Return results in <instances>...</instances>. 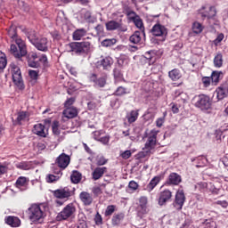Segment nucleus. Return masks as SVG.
Listing matches in <instances>:
<instances>
[{"label": "nucleus", "instance_id": "603ef678", "mask_svg": "<svg viewBox=\"0 0 228 228\" xmlns=\"http://www.w3.org/2000/svg\"><path fill=\"white\" fill-rule=\"evenodd\" d=\"M203 224L206 228H216V223L214 221L206 220Z\"/></svg>", "mask_w": 228, "mask_h": 228}, {"label": "nucleus", "instance_id": "9b49d317", "mask_svg": "<svg viewBox=\"0 0 228 228\" xmlns=\"http://www.w3.org/2000/svg\"><path fill=\"white\" fill-rule=\"evenodd\" d=\"M184 202H186V196L184 195V191L178 190L175 194L174 207L177 211H181L183 207L184 206Z\"/></svg>", "mask_w": 228, "mask_h": 228}, {"label": "nucleus", "instance_id": "2eb2a0df", "mask_svg": "<svg viewBox=\"0 0 228 228\" xmlns=\"http://www.w3.org/2000/svg\"><path fill=\"white\" fill-rule=\"evenodd\" d=\"M151 31L153 37H167V35H168L167 27L159 23L155 24Z\"/></svg>", "mask_w": 228, "mask_h": 228}, {"label": "nucleus", "instance_id": "b1692460", "mask_svg": "<svg viewBox=\"0 0 228 228\" xmlns=\"http://www.w3.org/2000/svg\"><path fill=\"white\" fill-rule=\"evenodd\" d=\"M62 115L66 118H76L77 117V109L76 107L64 109Z\"/></svg>", "mask_w": 228, "mask_h": 228}, {"label": "nucleus", "instance_id": "6ab92c4d", "mask_svg": "<svg viewBox=\"0 0 228 228\" xmlns=\"http://www.w3.org/2000/svg\"><path fill=\"white\" fill-rule=\"evenodd\" d=\"M79 199L83 204V206H92L94 202V196L87 191H82L79 194Z\"/></svg>", "mask_w": 228, "mask_h": 228}, {"label": "nucleus", "instance_id": "680f3d73", "mask_svg": "<svg viewBox=\"0 0 228 228\" xmlns=\"http://www.w3.org/2000/svg\"><path fill=\"white\" fill-rule=\"evenodd\" d=\"M154 56H155L154 51H150L145 53V59L150 60V61H152V60H154Z\"/></svg>", "mask_w": 228, "mask_h": 228}, {"label": "nucleus", "instance_id": "393cba45", "mask_svg": "<svg viewBox=\"0 0 228 228\" xmlns=\"http://www.w3.org/2000/svg\"><path fill=\"white\" fill-rule=\"evenodd\" d=\"M160 182H161V176L159 175L154 176L147 184L146 191H149V192L152 191V190H154V188H156Z\"/></svg>", "mask_w": 228, "mask_h": 228}, {"label": "nucleus", "instance_id": "9d476101", "mask_svg": "<svg viewBox=\"0 0 228 228\" xmlns=\"http://www.w3.org/2000/svg\"><path fill=\"white\" fill-rule=\"evenodd\" d=\"M88 79L91 83L94 84V86H98L99 88H104L106 86V75L99 77L95 73H92L89 75Z\"/></svg>", "mask_w": 228, "mask_h": 228}, {"label": "nucleus", "instance_id": "412c9836", "mask_svg": "<svg viewBox=\"0 0 228 228\" xmlns=\"http://www.w3.org/2000/svg\"><path fill=\"white\" fill-rule=\"evenodd\" d=\"M32 132L34 134L41 136V138H45L47 136V134L45 133V126H44L42 123L36 124Z\"/></svg>", "mask_w": 228, "mask_h": 228}, {"label": "nucleus", "instance_id": "aec40b11", "mask_svg": "<svg viewBox=\"0 0 228 228\" xmlns=\"http://www.w3.org/2000/svg\"><path fill=\"white\" fill-rule=\"evenodd\" d=\"M217 101H223L225 97H228V86L222 85L216 90Z\"/></svg>", "mask_w": 228, "mask_h": 228}, {"label": "nucleus", "instance_id": "69168bd1", "mask_svg": "<svg viewBox=\"0 0 228 228\" xmlns=\"http://www.w3.org/2000/svg\"><path fill=\"white\" fill-rule=\"evenodd\" d=\"M98 142H101L102 143H103L104 145H106L107 143H109L110 142V137L109 136H102L101 138L98 139Z\"/></svg>", "mask_w": 228, "mask_h": 228}, {"label": "nucleus", "instance_id": "a211bd4d", "mask_svg": "<svg viewBox=\"0 0 228 228\" xmlns=\"http://www.w3.org/2000/svg\"><path fill=\"white\" fill-rule=\"evenodd\" d=\"M172 199V191L168 189H166L159 193V205L165 206Z\"/></svg>", "mask_w": 228, "mask_h": 228}, {"label": "nucleus", "instance_id": "f3484780", "mask_svg": "<svg viewBox=\"0 0 228 228\" xmlns=\"http://www.w3.org/2000/svg\"><path fill=\"white\" fill-rule=\"evenodd\" d=\"M28 65L32 69H38L40 67V62H38V54L35 52H31L27 56Z\"/></svg>", "mask_w": 228, "mask_h": 228}, {"label": "nucleus", "instance_id": "f704fd0d", "mask_svg": "<svg viewBox=\"0 0 228 228\" xmlns=\"http://www.w3.org/2000/svg\"><path fill=\"white\" fill-rule=\"evenodd\" d=\"M117 61H118V67H124V65H127V63H129V57H127V55L126 54H121L118 58Z\"/></svg>", "mask_w": 228, "mask_h": 228}, {"label": "nucleus", "instance_id": "bb28decb", "mask_svg": "<svg viewBox=\"0 0 228 228\" xmlns=\"http://www.w3.org/2000/svg\"><path fill=\"white\" fill-rule=\"evenodd\" d=\"M86 33H87L86 29L77 28L73 32L72 38L73 40H76V41L81 40L83 37H86Z\"/></svg>", "mask_w": 228, "mask_h": 228}, {"label": "nucleus", "instance_id": "473e14b6", "mask_svg": "<svg viewBox=\"0 0 228 228\" xmlns=\"http://www.w3.org/2000/svg\"><path fill=\"white\" fill-rule=\"evenodd\" d=\"M192 32L195 33V35H200L202 31H204V26L201 25L199 21H194L191 26Z\"/></svg>", "mask_w": 228, "mask_h": 228}, {"label": "nucleus", "instance_id": "338daca9", "mask_svg": "<svg viewBox=\"0 0 228 228\" xmlns=\"http://www.w3.org/2000/svg\"><path fill=\"white\" fill-rule=\"evenodd\" d=\"M116 95H126V88L120 86L116 90Z\"/></svg>", "mask_w": 228, "mask_h": 228}, {"label": "nucleus", "instance_id": "49530a36", "mask_svg": "<svg viewBox=\"0 0 228 228\" xmlns=\"http://www.w3.org/2000/svg\"><path fill=\"white\" fill-rule=\"evenodd\" d=\"M115 213V206L110 205L105 210V216H111Z\"/></svg>", "mask_w": 228, "mask_h": 228}, {"label": "nucleus", "instance_id": "7ed1b4c3", "mask_svg": "<svg viewBox=\"0 0 228 228\" xmlns=\"http://www.w3.org/2000/svg\"><path fill=\"white\" fill-rule=\"evenodd\" d=\"M28 220L33 222V224H42L44 218H45V213L40 208V205H31L28 208Z\"/></svg>", "mask_w": 228, "mask_h": 228}, {"label": "nucleus", "instance_id": "ea45409f", "mask_svg": "<svg viewBox=\"0 0 228 228\" xmlns=\"http://www.w3.org/2000/svg\"><path fill=\"white\" fill-rule=\"evenodd\" d=\"M221 75H222L221 71H213L211 75L212 83H215V85H218Z\"/></svg>", "mask_w": 228, "mask_h": 228}, {"label": "nucleus", "instance_id": "c03bdc74", "mask_svg": "<svg viewBox=\"0 0 228 228\" xmlns=\"http://www.w3.org/2000/svg\"><path fill=\"white\" fill-rule=\"evenodd\" d=\"M208 190H209L213 195H218V193H220V189L215 187V184L212 183H208Z\"/></svg>", "mask_w": 228, "mask_h": 228}, {"label": "nucleus", "instance_id": "ddd939ff", "mask_svg": "<svg viewBox=\"0 0 228 228\" xmlns=\"http://www.w3.org/2000/svg\"><path fill=\"white\" fill-rule=\"evenodd\" d=\"M55 163L59 167V168H61V170H65V168H67V167L70 165V156L65 153H61L56 159Z\"/></svg>", "mask_w": 228, "mask_h": 228}, {"label": "nucleus", "instance_id": "c85d7f7f", "mask_svg": "<svg viewBox=\"0 0 228 228\" xmlns=\"http://www.w3.org/2000/svg\"><path fill=\"white\" fill-rule=\"evenodd\" d=\"M142 35L143 31H135L129 38L132 44H140L142 42Z\"/></svg>", "mask_w": 228, "mask_h": 228}, {"label": "nucleus", "instance_id": "774afa93", "mask_svg": "<svg viewBox=\"0 0 228 228\" xmlns=\"http://www.w3.org/2000/svg\"><path fill=\"white\" fill-rule=\"evenodd\" d=\"M106 163H108V160L104 159V157H101L98 160H97V165L99 167H102V165H106Z\"/></svg>", "mask_w": 228, "mask_h": 228}, {"label": "nucleus", "instance_id": "20e7f679", "mask_svg": "<svg viewBox=\"0 0 228 228\" xmlns=\"http://www.w3.org/2000/svg\"><path fill=\"white\" fill-rule=\"evenodd\" d=\"M28 39L37 51H41L42 53H47L49 51V46H47L49 41L47 37H37L35 32H30L28 34Z\"/></svg>", "mask_w": 228, "mask_h": 228}, {"label": "nucleus", "instance_id": "4c0bfd02", "mask_svg": "<svg viewBox=\"0 0 228 228\" xmlns=\"http://www.w3.org/2000/svg\"><path fill=\"white\" fill-rule=\"evenodd\" d=\"M52 131L54 136H60V121L55 120L53 122Z\"/></svg>", "mask_w": 228, "mask_h": 228}, {"label": "nucleus", "instance_id": "864d4df0", "mask_svg": "<svg viewBox=\"0 0 228 228\" xmlns=\"http://www.w3.org/2000/svg\"><path fill=\"white\" fill-rule=\"evenodd\" d=\"M94 134V138L99 142V139L102 136V134H104V131L103 130H98V131H94L93 133Z\"/></svg>", "mask_w": 228, "mask_h": 228}, {"label": "nucleus", "instance_id": "4468645a", "mask_svg": "<svg viewBox=\"0 0 228 228\" xmlns=\"http://www.w3.org/2000/svg\"><path fill=\"white\" fill-rule=\"evenodd\" d=\"M15 188H18L20 191H26L29 188V178L26 176H20L15 182Z\"/></svg>", "mask_w": 228, "mask_h": 228}, {"label": "nucleus", "instance_id": "7c9ffc66", "mask_svg": "<svg viewBox=\"0 0 228 228\" xmlns=\"http://www.w3.org/2000/svg\"><path fill=\"white\" fill-rule=\"evenodd\" d=\"M138 110H131L126 114V119L128 124H134L135 120H138V116H139Z\"/></svg>", "mask_w": 228, "mask_h": 228}, {"label": "nucleus", "instance_id": "f03ea898", "mask_svg": "<svg viewBox=\"0 0 228 228\" xmlns=\"http://www.w3.org/2000/svg\"><path fill=\"white\" fill-rule=\"evenodd\" d=\"M69 47V53H74L77 56H83V54H88L92 49V43L88 41L72 42L68 45Z\"/></svg>", "mask_w": 228, "mask_h": 228}, {"label": "nucleus", "instance_id": "5fc2aeb1", "mask_svg": "<svg viewBox=\"0 0 228 228\" xmlns=\"http://www.w3.org/2000/svg\"><path fill=\"white\" fill-rule=\"evenodd\" d=\"M94 222L97 225H102V216H101L99 212H97L94 216Z\"/></svg>", "mask_w": 228, "mask_h": 228}, {"label": "nucleus", "instance_id": "052dcab7", "mask_svg": "<svg viewBox=\"0 0 228 228\" xmlns=\"http://www.w3.org/2000/svg\"><path fill=\"white\" fill-rule=\"evenodd\" d=\"M92 193L95 197H99V195H101V193H102V190H101V187H93Z\"/></svg>", "mask_w": 228, "mask_h": 228}, {"label": "nucleus", "instance_id": "37998d69", "mask_svg": "<svg viewBox=\"0 0 228 228\" xmlns=\"http://www.w3.org/2000/svg\"><path fill=\"white\" fill-rule=\"evenodd\" d=\"M127 19L130 22H133L136 18L140 17L138 14L134 12V11H128L126 12Z\"/></svg>", "mask_w": 228, "mask_h": 228}, {"label": "nucleus", "instance_id": "6e6552de", "mask_svg": "<svg viewBox=\"0 0 228 228\" xmlns=\"http://www.w3.org/2000/svg\"><path fill=\"white\" fill-rule=\"evenodd\" d=\"M159 131L153 129L151 130L148 135H147V142L144 144V149L146 151H153V149H156V145L158 143V134Z\"/></svg>", "mask_w": 228, "mask_h": 228}, {"label": "nucleus", "instance_id": "6e6d98bb", "mask_svg": "<svg viewBox=\"0 0 228 228\" xmlns=\"http://www.w3.org/2000/svg\"><path fill=\"white\" fill-rule=\"evenodd\" d=\"M28 76H29L30 79L37 80V79H38V71L30 69L28 71Z\"/></svg>", "mask_w": 228, "mask_h": 228}, {"label": "nucleus", "instance_id": "a878e982", "mask_svg": "<svg viewBox=\"0 0 228 228\" xmlns=\"http://www.w3.org/2000/svg\"><path fill=\"white\" fill-rule=\"evenodd\" d=\"M29 120V113L28 111L21 110L18 112V117L16 118V122L18 126H22V122H28Z\"/></svg>", "mask_w": 228, "mask_h": 228}, {"label": "nucleus", "instance_id": "39448f33", "mask_svg": "<svg viewBox=\"0 0 228 228\" xmlns=\"http://www.w3.org/2000/svg\"><path fill=\"white\" fill-rule=\"evenodd\" d=\"M76 216V205L74 203H69L64 208L57 214V222H63V220H69Z\"/></svg>", "mask_w": 228, "mask_h": 228}, {"label": "nucleus", "instance_id": "bf43d9fd", "mask_svg": "<svg viewBox=\"0 0 228 228\" xmlns=\"http://www.w3.org/2000/svg\"><path fill=\"white\" fill-rule=\"evenodd\" d=\"M58 181V176L54 175H48L46 177V183H56Z\"/></svg>", "mask_w": 228, "mask_h": 228}, {"label": "nucleus", "instance_id": "3c124183", "mask_svg": "<svg viewBox=\"0 0 228 228\" xmlns=\"http://www.w3.org/2000/svg\"><path fill=\"white\" fill-rule=\"evenodd\" d=\"M165 117H167V113H164V116L162 118H159L156 120L157 127H162L163 126V124H165Z\"/></svg>", "mask_w": 228, "mask_h": 228}, {"label": "nucleus", "instance_id": "8fccbe9b", "mask_svg": "<svg viewBox=\"0 0 228 228\" xmlns=\"http://www.w3.org/2000/svg\"><path fill=\"white\" fill-rule=\"evenodd\" d=\"M224 38H225V36L224 35V33H219L216 38L213 41V44L216 45H218V44H220L222 40H224Z\"/></svg>", "mask_w": 228, "mask_h": 228}, {"label": "nucleus", "instance_id": "c756f323", "mask_svg": "<svg viewBox=\"0 0 228 228\" xmlns=\"http://www.w3.org/2000/svg\"><path fill=\"white\" fill-rule=\"evenodd\" d=\"M105 172H106V167H96L93 172V179L94 181L101 179V177L104 175Z\"/></svg>", "mask_w": 228, "mask_h": 228}, {"label": "nucleus", "instance_id": "a19ab883", "mask_svg": "<svg viewBox=\"0 0 228 228\" xmlns=\"http://www.w3.org/2000/svg\"><path fill=\"white\" fill-rule=\"evenodd\" d=\"M38 63H42L44 69H47L49 67V61H47V55L42 54V56L37 61Z\"/></svg>", "mask_w": 228, "mask_h": 228}, {"label": "nucleus", "instance_id": "0e129e2a", "mask_svg": "<svg viewBox=\"0 0 228 228\" xmlns=\"http://www.w3.org/2000/svg\"><path fill=\"white\" fill-rule=\"evenodd\" d=\"M95 31L97 32V35H103L104 34V26L99 24L95 27Z\"/></svg>", "mask_w": 228, "mask_h": 228}, {"label": "nucleus", "instance_id": "4d7b16f0", "mask_svg": "<svg viewBox=\"0 0 228 228\" xmlns=\"http://www.w3.org/2000/svg\"><path fill=\"white\" fill-rule=\"evenodd\" d=\"M106 28L108 31H113V29H115V20H110L107 22Z\"/></svg>", "mask_w": 228, "mask_h": 228}, {"label": "nucleus", "instance_id": "de8ad7c7", "mask_svg": "<svg viewBox=\"0 0 228 228\" xmlns=\"http://www.w3.org/2000/svg\"><path fill=\"white\" fill-rule=\"evenodd\" d=\"M7 63L8 61H6V56H4V54L0 56V69H6Z\"/></svg>", "mask_w": 228, "mask_h": 228}, {"label": "nucleus", "instance_id": "5701e85b", "mask_svg": "<svg viewBox=\"0 0 228 228\" xmlns=\"http://www.w3.org/2000/svg\"><path fill=\"white\" fill-rule=\"evenodd\" d=\"M4 222L7 225H10V227H20V219L17 216H6Z\"/></svg>", "mask_w": 228, "mask_h": 228}, {"label": "nucleus", "instance_id": "dca6fc26", "mask_svg": "<svg viewBox=\"0 0 228 228\" xmlns=\"http://www.w3.org/2000/svg\"><path fill=\"white\" fill-rule=\"evenodd\" d=\"M113 62V58L107 56L102 59L101 61H97L96 67L97 69H101V67H102L103 70H110Z\"/></svg>", "mask_w": 228, "mask_h": 228}, {"label": "nucleus", "instance_id": "4be33fe9", "mask_svg": "<svg viewBox=\"0 0 228 228\" xmlns=\"http://www.w3.org/2000/svg\"><path fill=\"white\" fill-rule=\"evenodd\" d=\"M182 178L177 173H171L167 180V184H173L174 186L179 185Z\"/></svg>", "mask_w": 228, "mask_h": 228}, {"label": "nucleus", "instance_id": "58836bf2", "mask_svg": "<svg viewBox=\"0 0 228 228\" xmlns=\"http://www.w3.org/2000/svg\"><path fill=\"white\" fill-rule=\"evenodd\" d=\"M115 29L118 33H124L127 31V27L122 21L120 23L115 22Z\"/></svg>", "mask_w": 228, "mask_h": 228}, {"label": "nucleus", "instance_id": "e2e57ef3", "mask_svg": "<svg viewBox=\"0 0 228 228\" xmlns=\"http://www.w3.org/2000/svg\"><path fill=\"white\" fill-rule=\"evenodd\" d=\"M123 159H129L131 158V151L126 150L120 154Z\"/></svg>", "mask_w": 228, "mask_h": 228}, {"label": "nucleus", "instance_id": "0eeeda50", "mask_svg": "<svg viewBox=\"0 0 228 228\" xmlns=\"http://www.w3.org/2000/svg\"><path fill=\"white\" fill-rule=\"evenodd\" d=\"M199 15L201 17L202 20H211L214 17L216 16V10L215 7L209 6L208 4L202 5L201 8L198 11Z\"/></svg>", "mask_w": 228, "mask_h": 228}, {"label": "nucleus", "instance_id": "c9c22d12", "mask_svg": "<svg viewBox=\"0 0 228 228\" xmlns=\"http://www.w3.org/2000/svg\"><path fill=\"white\" fill-rule=\"evenodd\" d=\"M71 183L74 184H77L81 182V173L78 171H73V173L70 175Z\"/></svg>", "mask_w": 228, "mask_h": 228}, {"label": "nucleus", "instance_id": "72a5a7b5", "mask_svg": "<svg viewBox=\"0 0 228 228\" xmlns=\"http://www.w3.org/2000/svg\"><path fill=\"white\" fill-rule=\"evenodd\" d=\"M132 22H134V26L138 28L141 31H142L143 36H145V27L143 26V20L140 16H138L135 20H134Z\"/></svg>", "mask_w": 228, "mask_h": 228}, {"label": "nucleus", "instance_id": "423d86ee", "mask_svg": "<svg viewBox=\"0 0 228 228\" xmlns=\"http://www.w3.org/2000/svg\"><path fill=\"white\" fill-rule=\"evenodd\" d=\"M10 68L14 85H16L20 90H24V80H22V72L20 71V68L15 63H12Z\"/></svg>", "mask_w": 228, "mask_h": 228}, {"label": "nucleus", "instance_id": "cd10ccee", "mask_svg": "<svg viewBox=\"0 0 228 228\" xmlns=\"http://www.w3.org/2000/svg\"><path fill=\"white\" fill-rule=\"evenodd\" d=\"M168 77L173 81H179L183 77V74H181V70L178 69H174L168 72Z\"/></svg>", "mask_w": 228, "mask_h": 228}, {"label": "nucleus", "instance_id": "79ce46f5", "mask_svg": "<svg viewBox=\"0 0 228 228\" xmlns=\"http://www.w3.org/2000/svg\"><path fill=\"white\" fill-rule=\"evenodd\" d=\"M101 44L102 47H111L115 44V39H104Z\"/></svg>", "mask_w": 228, "mask_h": 228}, {"label": "nucleus", "instance_id": "a18cd8bd", "mask_svg": "<svg viewBox=\"0 0 228 228\" xmlns=\"http://www.w3.org/2000/svg\"><path fill=\"white\" fill-rule=\"evenodd\" d=\"M75 102H76V98H74V97L69 98L64 102V108L65 109H67V108H74V107H72V104H74Z\"/></svg>", "mask_w": 228, "mask_h": 228}, {"label": "nucleus", "instance_id": "1a4fd4ad", "mask_svg": "<svg viewBox=\"0 0 228 228\" xmlns=\"http://www.w3.org/2000/svg\"><path fill=\"white\" fill-rule=\"evenodd\" d=\"M196 108H200L202 110H208L211 108V99L205 94H200L195 103Z\"/></svg>", "mask_w": 228, "mask_h": 228}, {"label": "nucleus", "instance_id": "13d9d810", "mask_svg": "<svg viewBox=\"0 0 228 228\" xmlns=\"http://www.w3.org/2000/svg\"><path fill=\"white\" fill-rule=\"evenodd\" d=\"M201 81H202L205 88H208V86H209V85H211V78L208 77H202Z\"/></svg>", "mask_w": 228, "mask_h": 228}, {"label": "nucleus", "instance_id": "f257e3e1", "mask_svg": "<svg viewBox=\"0 0 228 228\" xmlns=\"http://www.w3.org/2000/svg\"><path fill=\"white\" fill-rule=\"evenodd\" d=\"M8 37L12 38V42L16 45L12 44L10 45V53L19 61H22V58L28 56V46L26 41L22 40V37L17 34V26L11 25L7 30Z\"/></svg>", "mask_w": 228, "mask_h": 228}, {"label": "nucleus", "instance_id": "f8f14e48", "mask_svg": "<svg viewBox=\"0 0 228 228\" xmlns=\"http://www.w3.org/2000/svg\"><path fill=\"white\" fill-rule=\"evenodd\" d=\"M53 197L55 199H60L61 200H69L70 197H72L73 193L72 191L69 188H62V189H57L53 191Z\"/></svg>", "mask_w": 228, "mask_h": 228}, {"label": "nucleus", "instance_id": "e433bc0d", "mask_svg": "<svg viewBox=\"0 0 228 228\" xmlns=\"http://www.w3.org/2000/svg\"><path fill=\"white\" fill-rule=\"evenodd\" d=\"M16 168L19 170H29L31 168V162L22 161L16 164Z\"/></svg>", "mask_w": 228, "mask_h": 228}, {"label": "nucleus", "instance_id": "09e8293b", "mask_svg": "<svg viewBox=\"0 0 228 228\" xmlns=\"http://www.w3.org/2000/svg\"><path fill=\"white\" fill-rule=\"evenodd\" d=\"M138 183L134 181H130L128 183V188L131 190V191H136L138 190Z\"/></svg>", "mask_w": 228, "mask_h": 228}, {"label": "nucleus", "instance_id": "2f4dec72", "mask_svg": "<svg viewBox=\"0 0 228 228\" xmlns=\"http://www.w3.org/2000/svg\"><path fill=\"white\" fill-rule=\"evenodd\" d=\"M223 65H224V55L218 53L214 57V66L216 67V69H220L223 67Z\"/></svg>", "mask_w": 228, "mask_h": 228}]
</instances>
